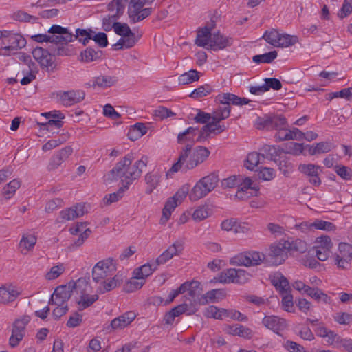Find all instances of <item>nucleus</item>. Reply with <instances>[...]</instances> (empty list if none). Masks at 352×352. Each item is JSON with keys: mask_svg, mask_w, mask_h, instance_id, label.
Listing matches in <instances>:
<instances>
[{"mask_svg": "<svg viewBox=\"0 0 352 352\" xmlns=\"http://www.w3.org/2000/svg\"><path fill=\"white\" fill-rule=\"evenodd\" d=\"M289 241H284L277 244H272L270 248L267 255L262 252L250 250L237 254L230 258V265L245 266L246 267H254L266 262L273 265L282 264L287 258Z\"/></svg>", "mask_w": 352, "mask_h": 352, "instance_id": "nucleus-1", "label": "nucleus"}, {"mask_svg": "<svg viewBox=\"0 0 352 352\" xmlns=\"http://www.w3.org/2000/svg\"><path fill=\"white\" fill-rule=\"evenodd\" d=\"M133 160L134 156L132 153L126 155L109 172L108 179L113 181L117 180L118 178H124L121 180L122 184H127L129 187L134 180L140 177L143 168L148 164V157L143 156L131 166Z\"/></svg>", "mask_w": 352, "mask_h": 352, "instance_id": "nucleus-2", "label": "nucleus"}, {"mask_svg": "<svg viewBox=\"0 0 352 352\" xmlns=\"http://www.w3.org/2000/svg\"><path fill=\"white\" fill-rule=\"evenodd\" d=\"M198 128L188 127L184 132L179 133L177 135V142L179 144H184L186 142L189 143L186 144V146L182 148L179 153L177 161L172 166L170 171L176 173L182 167V165L188 158L189 155L191 153L192 147L193 144L197 142V139L195 140L196 132Z\"/></svg>", "mask_w": 352, "mask_h": 352, "instance_id": "nucleus-3", "label": "nucleus"}, {"mask_svg": "<svg viewBox=\"0 0 352 352\" xmlns=\"http://www.w3.org/2000/svg\"><path fill=\"white\" fill-rule=\"evenodd\" d=\"M87 284V282L85 278H80L76 282L72 280L67 285L58 286L51 296L49 304L57 306L63 305L71 298L75 289Z\"/></svg>", "mask_w": 352, "mask_h": 352, "instance_id": "nucleus-4", "label": "nucleus"}, {"mask_svg": "<svg viewBox=\"0 0 352 352\" xmlns=\"http://www.w3.org/2000/svg\"><path fill=\"white\" fill-rule=\"evenodd\" d=\"M219 181V176L214 172L202 177L190 192V199L195 201L206 196L215 188Z\"/></svg>", "mask_w": 352, "mask_h": 352, "instance_id": "nucleus-5", "label": "nucleus"}, {"mask_svg": "<svg viewBox=\"0 0 352 352\" xmlns=\"http://www.w3.org/2000/svg\"><path fill=\"white\" fill-rule=\"evenodd\" d=\"M252 275L243 269L229 268L214 277L211 282L243 285L248 283Z\"/></svg>", "mask_w": 352, "mask_h": 352, "instance_id": "nucleus-6", "label": "nucleus"}, {"mask_svg": "<svg viewBox=\"0 0 352 352\" xmlns=\"http://www.w3.org/2000/svg\"><path fill=\"white\" fill-rule=\"evenodd\" d=\"M256 128L258 130H275L282 129L287 126V119L280 114L268 113L263 116L257 117L254 123Z\"/></svg>", "mask_w": 352, "mask_h": 352, "instance_id": "nucleus-7", "label": "nucleus"}, {"mask_svg": "<svg viewBox=\"0 0 352 352\" xmlns=\"http://www.w3.org/2000/svg\"><path fill=\"white\" fill-rule=\"evenodd\" d=\"M116 271V263L112 258L98 262L92 270V278L98 283Z\"/></svg>", "mask_w": 352, "mask_h": 352, "instance_id": "nucleus-8", "label": "nucleus"}, {"mask_svg": "<svg viewBox=\"0 0 352 352\" xmlns=\"http://www.w3.org/2000/svg\"><path fill=\"white\" fill-rule=\"evenodd\" d=\"M189 188L188 186H183L178 191L170 198H169L165 204L162 210V217L161 221L166 222L174 209L180 204L188 194Z\"/></svg>", "mask_w": 352, "mask_h": 352, "instance_id": "nucleus-9", "label": "nucleus"}, {"mask_svg": "<svg viewBox=\"0 0 352 352\" xmlns=\"http://www.w3.org/2000/svg\"><path fill=\"white\" fill-rule=\"evenodd\" d=\"M210 154V151L204 146H199L195 148L192 153L189 155V160L182 165V170L184 173L193 169L199 164L206 161Z\"/></svg>", "mask_w": 352, "mask_h": 352, "instance_id": "nucleus-10", "label": "nucleus"}, {"mask_svg": "<svg viewBox=\"0 0 352 352\" xmlns=\"http://www.w3.org/2000/svg\"><path fill=\"white\" fill-rule=\"evenodd\" d=\"M48 32L52 34V35H50V40L49 42L53 43V46L67 44L74 41L73 33L68 28L59 25H52Z\"/></svg>", "mask_w": 352, "mask_h": 352, "instance_id": "nucleus-11", "label": "nucleus"}, {"mask_svg": "<svg viewBox=\"0 0 352 352\" xmlns=\"http://www.w3.org/2000/svg\"><path fill=\"white\" fill-rule=\"evenodd\" d=\"M30 321L29 316H23L15 320L12 326V335L9 339V344L12 347L18 346L20 341L22 340L25 336V327Z\"/></svg>", "mask_w": 352, "mask_h": 352, "instance_id": "nucleus-12", "label": "nucleus"}, {"mask_svg": "<svg viewBox=\"0 0 352 352\" xmlns=\"http://www.w3.org/2000/svg\"><path fill=\"white\" fill-rule=\"evenodd\" d=\"M298 170L303 174L314 186L318 187L321 184L320 175L322 173V166L314 164H300Z\"/></svg>", "mask_w": 352, "mask_h": 352, "instance_id": "nucleus-13", "label": "nucleus"}, {"mask_svg": "<svg viewBox=\"0 0 352 352\" xmlns=\"http://www.w3.org/2000/svg\"><path fill=\"white\" fill-rule=\"evenodd\" d=\"M352 260V245L340 243L338 245V253L335 255V264L339 269L347 270L351 267Z\"/></svg>", "mask_w": 352, "mask_h": 352, "instance_id": "nucleus-14", "label": "nucleus"}, {"mask_svg": "<svg viewBox=\"0 0 352 352\" xmlns=\"http://www.w3.org/2000/svg\"><path fill=\"white\" fill-rule=\"evenodd\" d=\"M197 312V308L195 305H187L186 302L178 305L166 312L164 316L163 320L166 324H173L176 317L183 314L186 315H192Z\"/></svg>", "mask_w": 352, "mask_h": 352, "instance_id": "nucleus-15", "label": "nucleus"}, {"mask_svg": "<svg viewBox=\"0 0 352 352\" xmlns=\"http://www.w3.org/2000/svg\"><path fill=\"white\" fill-rule=\"evenodd\" d=\"M7 38L5 39L3 47L1 48L4 51L2 54L4 56H10L11 51L21 50L26 45V39L20 34L12 33Z\"/></svg>", "mask_w": 352, "mask_h": 352, "instance_id": "nucleus-16", "label": "nucleus"}, {"mask_svg": "<svg viewBox=\"0 0 352 352\" xmlns=\"http://www.w3.org/2000/svg\"><path fill=\"white\" fill-rule=\"evenodd\" d=\"M145 5L129 4L127 14L131 23H136L147 18L153 12L152 8H144Z\"/></svg>", "mask_w": 352, "mask_h": 352, "instance_id": "nucleus-17", "label": "nucleus"}, {"mask_svg": "<svg viewBox=\"0 0 352 352\" xmlns=\"http://www.w3.org/2000/svg\"><path fill=\"white\" fill-rule=\"evenodd\" d=\"M226 129L225 125L220 124V122H216L215 120H212L201 129L197 138V142H204L208 140L210 133L217 135L223 132Z\"/></svg>", "mask_w": 352, "mask_h": 352, "instance_id": "nucleus-18", "label": "nucleus"}, {"mask_svg": "<svg viewBox=\"0 0 352 352\" xmlns=\"http://www.w3.org/2000/svg\"><path fill=\"white\" fill-rule=\"evenodd\" d=\"M263 324L267 329L273 331L278 336H282L281 331L287 327V322L285 319L276 316H265L262 320Z\"/></svg>", "mask_w": 352, "mask_h": 352, "instance_id": "nucleus-19", "label": "nucleus"}, {"mask_svg": "<svg viewBox=\"0 0 352 352\" xmlns=\"http://www.w3.org/2000/svg\"><path fill=\"white\" fill-rule=\"evenodd\" d=\"M21 294L16 286L12 284L3 285L0 287V304L9 305L14 302Z\"/></svg>", "mask_w": 352, "mask_h": 352, "instance_id": "nucleus-20", "label": "nucleus"}, {"mask_svg": "<svg viewBox=\"0 0 352 352\" xmlns=\"http://www.w3.org/2000/svg\"><path fill=\"white\" fill-rule=\"evenodd\" d=\"M57 96L60 98L61 103L65 107H69L84 100L85 94L82 91H59Z\"/></svg>", "mask_w": 352, "mask_h": 352, "instance_id": "nucleus-21", "label": "nucleus"}, {"mask_svg": "<svg viewBox=\"0 0 352 352\" xmlns=\"http://www.w3.org/2000/svg\"><path fill=\"white\" fill-rule=\"evenodd\" d=\"M136 315L133 311H128L111 320L110 324L106 327L108 332L116 329H122L131 324L135 318Z\"/></svg>", "mask_w": 352, "mask_h": 352, "instance_id": "nucleus-22", "label": "nucleus"}, {"mask_svg": "<svg viewBox=\"0 0 352 352\" xmlns=\"http://www.w3.org/2000/svg\"><path fill=\"white\" fill-rule=\"evenodd\" d=\"M183 244L180 241H175L164 251L155 261V265H158L165 264L170 260L174 256L179 255L183 250Z\"/></svg>", "mask_w": 352, "mask_h": 352, "instance_id": "nucleus-23", "label": "nucleus"}, {"mask_svg": "<svg viewBox=\"0 0 352 352\" xmlns=\"http://www.w3.org/2000/svg\"><path fill=\"white\" fill-rule=\"evenodd\" d=\"M32 56L39 63L43 68L48 69L53 65L52 54L48 50L41 47H36L32 50Z\"/></svg>", "mask_w": 352, "mask_h": 352, "instance_id": "nucleus-24", "label": "nucleus"}, {"mask_svg": "<svg viewBox=\"0 0 352 352\" xmlns=\"http://www.w3.org/2000/svg\"><path fill=\"white\" fill-rule=\"evenodd\" d=\"M216 101L221 104L242 106L248 104L250 100L246 98H241L231 93L220 94L216 97Z\"/></svg>", "mask_w": 352, "mask_h": 352, "instance_id": "nucleus-25", "label": "nucleus"}, {"mask_svg": "<svg viewBox=\"0 0 352 352\" xmlns=\"http://www.w3.org/2000/svg\"><path fill=\"white\" fill-rule=\"evenodd\" d=\"M233 40L231 37L221 34L219 31L212 34V37L209 43V47L213 51L223 50L232 45Z\"/></svg>", "mask_w": 352, "mask_h": 352, "instance_id": "nucleus-26", "label": "nucleus"}, {"mask_svg": "<svg viewBox=\"0 0 352 352\" xmlns=\"http://www.w3.org/2000/svg\"><path fill=\"white\" fill-rule=\"evenodd\" d=\"M202 290L200 282L195 280L190 281L188 294L186 296V297L190 300V302L186 304L195 305L197 308V311H198L199 306L198 300L200 299L201 296H202Z\"/></svg>", "mask_w": 352, "mask_h": 352, "instance_id": "nucleus-27", "label": "nucleus"}, {"mask_svg": "<svg viewBox=\"0 0 352 352\" xmlns=\"http://www.w3.org/2000/svg\"><path fill=\"white\" fill-rule=\"evenodd\" d=\"M226 296V292L224 289H212L201 296L200 299L198 300V303L199 305H205L208 302H215L223 299Z\"/></svg>", "mask_w": 352, "mask_h": 352, "instance_id": "nucleus-28", "label": "nucleus"}, {"mask_svg": "<svg viewBox=\"0 0 352 352\" xmlns=\"http://www.w3.org/2000/svg\"><path fill=\"white\" fill-rule=\"evenodd\" d=\"M272 284L280 294L292 292L287 278L280 272L276 273L271 279Z\"/></svg>", "mask_w": 352, "mask_h": 352, "instance_id": "nucleus-29", "label": "nucleus"}, {"mask_svg": "<svg viewBox=\"0 0 352 352\" xmlns=\"http://www.w3.org/2000/svg\"><path fill=\"white\" fill-rule=\"evenodd\" d=\"M80 60L85 63H90L100 60L103 56V52L98 47H87L80 54Z\"/></svg>", "mask_w": 352, "mask_h": 352, "instance_id": "nucleus-30", "label": "nucleus"}, {"mask_svg": "<svg viewBox=\"0 0 352 352\" xmlns=\"http://www.w3.org/2000/svg\"><path fill=\"white\" fill-rule=\"evenodd\" d=\"M162 175L158 171L149 172L145 175V182L147 187L145 190L146 194L150 195L158 186L160 183Z\"/></svg>", "mask_w": 352, "mask_h": 352, "instance_id": "nucleus-31", "label": "nucleus"}, {"mask_svg": "<svg viewBox=\"0 0 352 352\" xmlns=\"http://www.w3.org/2000/svg\"><path fill=\"white\" fill-rule=\"evenodd\" d=\"M212 28L213 26L210 28L205 26L197 31V38L195 39V44L197 46L205 47L206 45H209L212 37V34H211Z\"/></svg>", "mask_w": 352, "mask_h": 352, "instance_id": "nucleus-32", "label": "nucleus"}, {"mask_svg": "<svg viewBox=\"0 0 352 352\" xmlns=\"http://www.w3.org/2000/svg\"><path fill=\"white\" fill-rule=\"evenodd\" d=\"M155 261H151L146 264L135 269L133 274H135L136 278H142L144 280L145 278L151 275L159 266L157 264L155 265Z\"/></svg>", "mask_w": 352, "mask_h": 352, "instance_id": "nucleus-33", "label": "nucleus"}, {"mask_svg": "<svg viewBox=\"0 0 352 352\" xmlns=\"http://www.w3.org/2000/svg\"><path fill=\"white\" fill-rule=\"evenodd\" d=\"M305 294L310 296L317 302H323L327 304H330L331 298L327 294L324 293L318 287H309L307 288Z\"/></svg>", "mask_w": 352, "mask_h": 352, "instance_id": "nucleus-34", "label": "nucleus"}, {"mask_svg": "<svg viewBox=\"0 0 352 352\" xmlns=\"http://www.w3.org/2000/svg\"><path fill=\"white\" fill-rule=\"evenodd\" d=\"M128 36H122L118 42L113 45L114 50H122L124 48H131L135 45L138 39L135 34L132 32V34H127Z\"/></svg>", "mask_w": 352, "mask_h": 352, "instance_id": "nucleus-35", "label": "nucleus"}, {"mask_svg": "<svg viewBox=\"0 0 352 352\" xmlns=\"http://www.w3.org/2000/svg\"><path fill=\"white\" fill-rule=\"evenodd\" d=\"M228 310L223 308H219L214 305H210L205 308L204 315L206 318H212L214 319L222 320L226 318Z\"/></svg>", "mask_w": 352, "mask_h": 352, "instance_id": "nucleus-36", "label": "nucleus"}, {"mask_svg": "<svg viewBox=\"0 0 352 352\" xmlns=\"http://www.w3.org/2000/svg\"><path fill=\"white\" fill-rule=\"evenodd\" d=\"M36 243V237L33 234H26L22 236L19 243V248L23 254H26L32 250Z\"/></svg>", "mask_w": 352, "mask_h": 352, "instance_id": "nucleus-37", "label": "nucleus"}, {"mask_svg": "<svg viewBox=\"0 0 352 352\" xmlns=\"http://www.w3.org/2000/svg\"><path fill=\"white\" fill-rule=\"evenodd\" d=\"M94 32L91 29H80L77 28L76 30V34H74V40L78 39L79 42L82 43L84 45H86L90 40L92 39V36Z\"/></svg>", "mask_w": 352, "mask_h": 352, "instance_id": "nucleus-38", "label": "nucleus"}, {"mask_svg": "<svg viewBox=\"0 0 352 352\" xmlns=\"http://www.w3.org/2000/svg\"><path fill=\"white\" fill-rule=\"evenodd\" d=\"M199 78V72L195 69H191L180 75L178 81L179 85H187L197 81Z\"/></svg>", "mask_w": 352, "mask_h": 352, "instance_id": "nucleus-39", "label": "nucleus"}, {"mask_svg": "<svg viewBox=\"0 0 352 352\" xmlns=\"http://www.w3.org/2000/svg\"><path fill=\"white\" fill-rule=\"evenodd\" d=\"M117 82L116 77L110 76H99L93 80V86L108 87L113 85Z\"/></svg>", "mask_w": 352, "mask_h": 352, "instance_id": "nucleus-40", "label": "nucleus"}, {"mask_svg": "<svg viewBox=\"0 0 352 352\" xmlns=\"http://www.w3.org/2000/svg\"><path fill=\"white\" fill-rule=\"evenodd\" d=\"M128 188L127 184H122V186L120 187L117 192L106 195L104 198V201L107 205L118 201L124 196V192Z\"/></svg>", "mask_w": 352, "mask_h": 352, "instance_id": "nucleus-41", "label": "nucleus"}, {"mask_svg": "<svg viewBox=\"0 0 352 352\" xmlns=\"http://www.w3.org/2000/svg\"><path fill=\"white\" fill-rule=\"evenodd\" d=\"M277 56L278 53L274 50L263 54L255 55L253 56L252 60L256 64L270 63L277 57Z\"/></svg>", "mask_w": 352, "mask_h": 352, "instance_id": "nucleus-42", "label": "nucleus"}, {"mask_svg": "<svg viewBox=\"0 0 352 352\" xmlns=\"http://www.w3.org/2000/svg\"><path fill=\"white\" fill-rule=\"evenodd\" d=\"M298 41L296 36L287 34H280L276 47H287L295 45Z\"/></svg>", "mask_w": 352, "mask_h": 352, "instance_id": "nucleus-43", "label": "nucleus"}, {"mask_svg": "<svg viewBox=\"0 0 352 352\" xmlns=\"http://www.w3.org/2000/svg\"><path fill=\"white\" fill-rule=\"evenodd\" d=\"M230 333L245 338H250L252 336L250 329L239 324L230 327Z\"/></svg>", "mask_w": 352, "mask_h": 352, "instance_id": "nucleus-44", "label": "nucleus"}, {"mask_svg": "<svg viewBox=\"0 0 352 352\" xmlns=\"http://www.w3.org/2000/svg\"><path fill=\"white\" fill-rule=\"evenodd\" d=\"M230 107L226 106L223 107H219L215 110L212 115V120L216 121V122H221L222 120L228 118L230 115Z\"/></svg>", "mask_w": 352, "mask_h": 352, "instance_id": "nucleus-45", "label": "nucleus"}, {"mask_svg": "<svg viewBox=\"0 0 352 352\" xmlns=\"http://www.w3.org/2000/svg\"><path fill=\"white\" fill-rule=\"evenodd\" d=\"M122 283V278L121 275H116L113 278L109 280L108 282L104 281V287L103 289L100 288V293H104L107 292H109L113 289L116 288L118 285H120Z\"/></svg>", "mask_w": 352, "mask_h": 352, "instance_id": "nucleus-46", "label": "nucleus"}, {"mask_svg": "<svg viewBox=\"0 0 352 352\" xmlns=\"http://www.w3.org/2000/svg\"><path fill=\"white\" fill-rule=\"evenodd\" d=\"M261 154L256 152H252L248 155L244 166L250 170H253L254 167L257 166L261 162Z\"/></svg>", "mask_w": 352, "mask_h": 352, "instance_id": "nucleus-47", "label": "nucleus"}, {"mask_svg": "<svg viewBox=\"0 0 352 352\" xmlns=\"http://www.w3.org/2000/svg\"><path fill=\"white\" fill-rule=\"evenodd\" d=\"M20 187V182L18 179H13L3 188V194L6 199H10L16 190Z\"/></svg>", "mask_w": 352, "mask_h": 352, "instance_id": "nucleus-48", "label": "nucleus"}, {"mask_svg": "<svg viewBox=\"0 0 352 352\" xmlns=\"http://www.w3.org/2000/svg\"><path fill=\"white\" fill-rule=\"evenodd\" d=\"M212 91V87L210 85L206 84L204 85L199 86L192 91L190 94V97L192 98H202L210 94Z\"/></svg>", "mask_w": 352, "mask_h": 352, "instance_id": "nucleus-49", "label": "nucleus"}, {"mask_svg": "<svg viewBox=\"0 0 352 352\" xmlns=\"http://www.w3.org/2000/svg\"><path fill=\"white\" fill-rule=\"evenodd\" d=\"M144 283V280H142V278H136L135 274H134V276L126 284L124 289L129 293L133 292L134 291L140 289Z\"/></svg>", "mask_w": 352, "mask_h": 352, "instance_id": "nucleus-50", "label": "nucleus"}, {"mask_svg": "<svg viewBox=\"0 0 352 352\" xmlns=\"http://www.w3.org/2000/svg\"><path fill=\"white\" fill-rule=\"evenodd\" d=\"M98 299V295L94 294L89 296L88 294H82L80 300L78 302L79 305V310L82 311L91 306L94 302Z\"/></svg>", "mask_w": 352, "mask_h": 352, "instance_id": "nucleus-51", "label": "nucleus"}, {"mask_svg": "<svg viewBox=\"0 0 352 352\" xmlns=\"http://www.w3.org/2000/svg\"><path fill=\"white\" fill-rule=\"evenodd\" d=\"M310 227L316 230L331 231L336 230V226L329 221L316 219L314 223H310Z\"/></svg>", "mask_w": 352, "mask_h": 352, "instance_id": "nucleus-52", "label": "nucleus"}, {"mask_svg": "<svg viewBox=\"0 0 352 352\" xmlns=\"http://www.w3.org/2000/svg\"><path fill=\"white\" fill-rule=\"evenodd\" d=\"M279 36L280 33L278 31L275 29H272L270 31H265L262 38H264L266 42L270 45L274 47H277Z\"/></svg>", "mask_w": 352, "mask_h": 352, "instance_id": "nucleus-53", "label": "nucleus"}, {"mask_svg": "<svg viewBox=\"0 0 352 352\" xmlns=\"http://www.w3.org/2000/svg\"><path fill=\"white\" fill-rule=\"evenodd\" d=\"M120 19L116 14L107 15L102 19V28L106 32H109L114 28L115 23H119L117 21Z\"/></svg>", "mask_w": 352, "mask_h": 352, "instance_id": "nucleus-54", "label": "nucleus"}, {"mask_svg": "<svg viewBox=\"0 0 352 352\" xmlns=\"http://www.w3.org/2000/svg\"><path fill=\"white\" fill-rule=\"evenodd\" d=\"M335 98H342L350 100L352 98V87L344 88L339 91L330 93L327 99L332 100Z\"/></svg>", "mask_w": 352, "mask_h": 352, "instance_id": "nucleus-55", "label": "nucleus"}, {"mask_svg": "<svg viewBox=\"0 0 352 352\" xmlns=\"http://www.w3.org/2000/svg\"><path fill=\"white\" fill-rule=\"evenodd\" d=\"M282 346L288 352H307L304 346L289 340L285 341Z\"/></svg>", "mask_w": 352, "mask_h": 352, "instance_id": "nucleus-56", "label": "nucleus"}, {"mask_svg": "<svg viewBox=\"0 0 352 352\" xmlns=\"http://www.w3.org/2000/svg\"><path fill=\"white\" fill-rule=\"evenodd\" d=\"M67 44H61L57 46H51L50 50L52 56H69L72 54L71 50L67 47Z\"/></svg>", "mask_w": 352, "mask_h": 352, "instance_id": "nucleus-57", "label": "nucleus"}, {"mask_svg": "<svg viewBox=\"0 0 352 352\" xmlns=\"http://www.w3.org/2000/svg\"><path fill=\"white\" fill-rule=\"evenodd\" d=\"M65 271V267L63 264H59L56 266H53L50 270L45 274V278L51 280L56 279L60 276Z\"/></svg>", "mask_w": 352, "mask_h": 352, "instance_id": "nucleus-58", "label": "nucleus"}, {"mask_svg": "<svg viewBox=\"0 0 352 352\" xmlns=\"http://www.w3.org/2000/svg\"><path fill=\"white\" fill-rule=\"evenodd\" d=\"M12 18L14 20L20 22H30L31 20L36 21L38 19L37 17L30 15L22 10H19L14 12L12 14Z\"/></svg>", "mask_w": 352, "mask_h": 352, "instance_id": "nucleus-59", "label": "nucleus"}, {"mask_svg": "<svg viewBox=\"0 0 352 352\" xmlns=\"http://www.w3.org/2000/svg\"><path fill=\"white\" fill-rule=\"evenodd\" d=\"M260 151L261 152L260 153L261 156L263 159L266 158L272 160L274 157L277 155L276 149L274 146L264 145Z\"/></svg>", "mask_w": 352, "mask_h": 352, "instance_id": "nucleus-60", "label": "nucleus"}, {"mask_svg": "<svg viewBox=\"0 0 352 352\" xmlns=\"http://www.w3.org/2000/svg\"><path fill=\"white\" fill-rule=\"evenodd\" d=\"M282 306L285 311L287 312H291L290 308H292L294 306V298L291 292L282 294Z\"/></svg>", "mask_w": 352, "mask_h": 352, "instance_id": "nucleus-61", "label": "nucleus"}, {"mask_svg": "<svg viewBox=\"0 0 352 352\" xmlns=\"http://www.w3.org/2000/svg\"><path fill=\"white\" fill-rule=\"evenodd\" d=\"M208 216L209 212L208 207L204 206H200L198 208H197L192 214L193 219L197 221H201L206 219Z\"/></svg>", "mask_w": 352, "mask_h": 352, "instance_id": "nucleus-62", "label": "nucleus"}, {"mask_svg": "<svg viewBox=\"0 0 352 352\" xmlns=\"http://www.w3.org/2000/svg\"><path fill=\"white\" fill-rule=\"evenodd\" d=\"M333 319L340 324H348L352 320V315L346 312H338L333 316Z\"/></svg>", "mask_w": 352, "mask_h": 352, "instance_id": "nucleus-63", "label": "nucleus"}, {"mask_svg": "<svg viewBox=\"0 0 352 352\" xmlns=\"http://www.w3.org/2000/svg\"><path fill=\"white\" fill-rule=\"evenodd\" d=\"M265 87H266V91H269L270 89L278 91L282 88L281 82L276 78H267L264 79Z\"/></svg>", "mask_w": 352, "mask_h": 352, "instance_id": "nucleus-64", "label": "nucleus"}]
</instances>
